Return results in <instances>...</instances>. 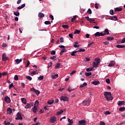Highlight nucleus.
Returning a JSON list of instances; mask_svg holds the SVG:
<instances>
[{
    "label": "nucleus",
    "instance_id": "28",
    "mask_svg": "<svg viewBox=\"0 0 125 125\" xmlns=\"http://www.w3.org/2000/svg\"><path fill=\"white\" fill-rule=\"evenodd\" d=\"M21 62H22V59H21L20 60L19 59L16 60V63H17V64H20Z\"/></svg>",
    "mask_w": 125,
    "mask_h": 125
},
{
    "label": "nucleus",
    "instance_id": "14",
    "mask_svg": "<svg viewBox=\"0 0 125 125\" xmlns=\"http://www.w3.org/2000/svg\"><path fill=\"white\" fill-rule=\"evenodd\" d=\"M38 17H40V18H42V17H44V14L39 12L38 14Z\"/></svg>",
    "mask_w": 125,
    "mask_h": 125
},
{
    "label": "nucleus",
    "instance_id": "43",
    "mask_svg": "<svg viewBox=\"0 0 125 125\" xmlns=\"http://www.w3.org/2000/svg\"><path fill=\"white\" fill-rule=\"evenodd\" d=\"M14 79L15 80V81H18V80H19V78H18V75H15L14 76Z\"/></svg>",
    "mask_w": 125,
    "mask_h": 125
},
{
    "label": "nucleus",
    "instance_id": "44",
    "mask_svg": "<svg viewBox=\"0 0 125 125\" xmlns=\"http://www.w3.org/2000/svg\"><path fill=\"white\" fill-rule=\"evenodd\" d=\"M56 54V51H55L54 50H52L51 52V55H55Z\"/></svg>",
    "mask_w": 125,
    "mask_h": 125
},
{
    "label": "nucleus",
    "instance_id": "18",
    "mask_svg": "<svg viewBox=\"0 0 125 125\" xmlns=\"http://www.w3.org/2000/svg\"><path fill=\"white\" fill-rule=\"evenodd\" d=\"M78 51H73L71 54V56H76V55H77V53H78Z\"/></svg>",
    "mask_w": 125,
    "mask_h": 125
},
{
    "label": "nucleus",
    "instance_id": "42",
    "mask_svg": "<svg viewBox=\"0 0 125 125\" xmlns=\"http://www.w3.org/2000/svg\"><path fill=\"white\" fill-rule=\"evenodd\" d=\"M68 123H69V124H71L73 125V124H74V122L73 121V120H71V119H70L69 118L68 119Z\"/></svg>",
    "mask_w": 125,
    "mask_h": 125
},
{
    "label": "nucleus",
    "instance_id": "15",
    "mask_svg": "<svg viewBox=\"0 0 125 125\" xmlns=\"http://www.w3.org/2000/svg\"><path fill=\"white\" fill-rule=\"evenodd\" d=\"M115 64V62L114 61H112L110 62V63L108 64L109 67H113V66H114Z\"/></svg>",
    "mask_w": 125,
    "mask_h": 125
},
{
    "label": "nucleus",
    "instance_id": "9",
    "mask_svg": "<svg viewBox=\"0 0 125 125\" xmlns=\"http://www.w3.org/2000/svg\"><path fill=\"white\" fill-rule=\"evenodd\" d=\"M56 120H57L56 117L55 116H53L51 117V118L50 119V121L52 124H53L55 123V122H56Z\"/></svg>",
    "mask_w": 125,
    "mask_h": 125
},
{
    "label": "nucleus",
    "instance_id": "16",
    "mask_svg": "<svg viewBox=\"0 0 125 125\" xmlns=\"http://www.w3.org/2000/svg\"><path fill=\"white\" fill-rule=\"evenodd\" d=\"M99 66V64L97 63V62H93V67L97 68Z\"/></svg>",
    "mask_w": 125,
    "mask_h": 125
},
{
    "label": "nucleus",
    "instance_id": "45",
    "mask_svg": "<svg viewBox=\"0 0 125 125\" xmlns=\"http://www.w3.org/2000/svg\"><path fill=\"white\" fill-rule=\"evenodd\" d=\"M125 107H122L119 108V111H120V112H123V111H125Z\"/></svg>",
    "mask_w": 125,
    "mask_h": 125
},
{
    "label": "nucleus",
    "instance_id": "39",
    "mask_svg": "<svg viewBox=\"0 0 125 125\" xmlns=\"http://www.w3.org/2000/svg\"><path fill=\"white\" fill-rule=\"evenodd\" d=\"M39 103H40L39 102V101L38 100L36 101L35 102L34 106L38 107V105H39Z\"/></svg>",
    "mask_w": 125,
    "mask_h": 125
},
{
    "label": "nucleus",
    "instance_id": "59",
    "mask_svg": "<svg viewBox=\"0 0 125 125\" xmlns=\"http://www.w3.org/2000/svg\"><path fill=\"white\" fill-rule=\"evenodd\" d=\"M68 36L69 38H70V39H73V36H74V35L72 33H71L69 34Z\"/></svg>",
    "mask_w": 125,
    "mask_h": 125
},
{
    "label": "nucleus",
    "instance_id": "6",
    "mask_svg": "<svg viewBox=\"0 0 125 125\" xmlns=\"http://www.w3.org/2000/svg\"><path fill=\"white\" fill-rule=\"evenodd\" d=\"M61 101H68L69 100L68 99V97L65 96H62L61 97Z\"/></svg>",
    "mask_w": 125,
    "mask_h": 125
},
{
    "label": "nucleus",
    "instance_id": "11",
    "mask_svg": "<svg viewBox=\"0 0 125 125\" xmlns=\"http://www.w3.org/2000/svg\"><path fill=\"white\" fill-rule=\"evenodd\" d=\"M110 20H113V21H117L118 20V17L116 16H111L109 18Z\"/></svg>",
    "mask_w": 125,
    "mask_h": 125
},
{
    "label": "nucleus",
    "instance_id": "48",
    "mask_svg": "<svg viewBox=\"0 0 125 125\" xmlns=\"http://www.w3.org/2000/svg\"><path fill=\"white\" fill-rule=\"evenodd\" d=\"M38 80L39 81H42V80H43V76H40L39 77H38Z\"/></svg>",
    "mask_w": 125,
    "mask_h": 125
},
{
    "label": "nucleus",
    "instance_id": "34",
    "mask_svg": "<svg viewBox=\"0 0 125 125\" xmlns=\"http://www.w3.org/2000/svg\"><path fill=\"white\" fill-rule=\"evenodd\" d=\"M77 19V16H74L73 18L71 19V22H74L75 20Z\"/></svg>",
    "mask_w": 125,
    "mask_h": 125
},
{
    "label": "nucleus",
    "instance_id": "46",
    "mask_svg": "<svg viewBox=\"0 0 125 125\" xmlns=\"http://www.w3.org/2000/svg\"><path fill=\"white\" fill-rule=\"evenodd\" d=\"M92 69H93V67H92V68H88L86 69V71L87 72H91V71L92 70Z\"/></svg>",
    "mask_w": 125,
    "mask_h": 125
},
{
    "label": "nucleus",
    "instance_id": "41",
    "mask_svg": "<svg viewBox=\"0 0 125 125\" xmlns=\"http://www.w3.org/2000/svg\"><path fill=\"white\" fill-rule=\"evenodd\" d=\"M62 27L64 29H69V26H68V25H63L62 26Z\"/></svg>",
    "mask_w": 125,
    "mask_h": 125
},
{
    "label": "nucleus",
    "instance_id": "33",
    "mask_svg": "<svg viewBox=\"0 0 125 125\" xmlns=\"http://www.w3.org/2000/svg\"><path fill=\"white\" fill-rule=\"evenodd\" d=\"M54 100H49L48 101L47 103L49 104V105H51V104H53Z\"/></svg>",
    "mask_w": 125,
    "mask_h": 125
},
{
    "label": "nucleus",
    "instance_id": "60",
    "mask_svg": "<svg viewBox=\"0 0 125 125\" xmlns=\"http://www.w3.org/2000/svg\"><path fill=\"white\" fill-rule=\"evenodd\" d=\"M49 17L51 19V20H54V17L53 16H52V15H50Z\"/></svg>",
    "mask_w": 125,
    "mask_h": 125
},
{
    "label": "nucleus",
    "instance_id": "17",
    "mask_svg": "<svg viewBox=\"0 0 125 125\" xmlns=\"http://www.w3.org/2000/svg\"><path fill=\"white\" fill-rule=\"evenodd\" d=\"M21 102L22 103H23V104H27V100H26L25 98H21Z\"/></svg>",
    "mask_w": 125,
    "mask_h": 125
},
{
    "label": "nucleus",
    "instance_id": "51",
    "mask_svg": "<svg viewBox=\"0 0 125 125\" xmlns=\"http://www.w3.org/2000/svg\"><path fill=\"white\" fill-rule=\"evenodd\" d=\"M56 68H60V63H57L55 65Z\"/></svg>",
    "mask_w": 125,
    "mask_h": 125
},
{
    "label": "nucleus",
    "instance_id": "5",
    "mask_svg": "<svg viewBox=\"0 0 125 125\" xmlns=\"http://www.w3.org/2000/svg\"><path fill=\"white\" fill-rule=\"evenodd\" d=\"M34 105L33 103H27L26 105L25 106V109H29V108H32Z\"/></svg>",
    "mask_w": 125,
    "mask_h": 125
},
{
    "label": "nucleus",
    "instance_id": "58",
    "mask_svg": "<svg viewBox=\"0 0 125 125\" xmlns=\"http://www.w3.org/2000/svg\"><path fill=\"white\" fill-rule=\"evenodd\" d=\"M77 72V71L76 70H74L73 71H72L71 73H70V76H72L73 75H74V74H76V72Z\"/></svg>",
    "mask_w": 125,
    "mask_h": 125
},
{
    "label": "nucleus",
    "instance_id": "64",
    "mask_svg": "<svg viewBox=\"0 0 125 125\" xmlns=\"http://www.w3.org/2000/svg\"><path fill=\"white\" fill-rule=\"evenodd\" d=\"M121 43H125V38H124L121 42Z\"/></svg>",
    "mask_w": 125,
    "mask_h": 125
},
{
    "label": "nucleus",
    "instance_id": "37",
    "mask_svg": "<svg viewBox=\"0 0 125 125\" xmlns=\"http://www.w3.org/2000/svg\"><path fill=\"white\" fill-rule=\"evenodd\" d=\"M14 14L16 16H19L20 15V13L16 11V12H14Z\"/></svg>",
    "mask_w": 125,
    "mask_h": 125
},
{
    "label": "nucleus",
    "instance_id": "31",
    "mask_svg": "<svg viewBox=\"0 0 125 125\" xmlns=\"http://www.w3.org/2000/svg\"><path fill=\"white\" fill-rule=\"evenodd\" d=\"M85 18L87 20V21H89L90 23H92V21H91V19L89 18V17H85Z\"/></svg>",
    "mask_w": 125,
    "mask_h": 125
},
{
    "label": "nucleus",
    "instance_id": "23",
    "mask_svg": "<svg viewBox=\"0 0 125 125\" xmlns=\"http://www.w3.org/2000/svg\"><path fill=\"white\" fill-rule=\"evenodd\" d=\"M116 47L118 48H125V46L124 45H117Z\"/></svg>",
    "mask_w": 125,
    "mask_h": 125
},
{
    "label": "nucleus",
    "instance_id": "29",
    "mask_svg": "<svg viewBox=\"0 0 125 125\" xmlns=\"http://www.w3.org/2000/svg\"><path fill=\"white\" fill-rule=\"evenodd\" d=\"M94 36H95V37H100V32H97L94 34Z\"/></svg>",
    "mask_w": 125,
    "mask_h": 125
},
{
    "label": "nucleus",
    "instance_id": "38",
    "mask_svg": "<svg viewBox=\"0 0 125 125\" xmlns=\"http://www.w3.org/2000/svg\"><path fill=\"white\" fill-rule=\"evenodd\" d=\"M45 25H49L51 24V22L50 21H44Z\"/></svg>",
    "mask_w": 125,
    "mask_h": 125
},
{
    "label": "nucleus",
    "instance_id": "47",
    "mask_svg": "<svg viewBox=\"0 0 125 125\" xmlns=\"http://www.w3.org/2000/svg\"><path fill=\"white\" fill-rule=\"evenodd\" d=\"M88 14H91L92 13V12L91 11V9H88L87 11Z\"/></svg>",
    "mask_w": 125,
    "mask_h": 125
},
{
    "label": "nucleus",
    "instance_id": "7",
    "mask_svg": "<svg viewBox=\"0 0 125 125\" xmlns=\"http://www.w3.org/2000/svg\"><path fill=\"white\" fill-rule=\"evenodd\" d=\"M78 125H86V122L84 120L79 121L78 122Z\"/></svg>",
    "mask_w": 125,
    "mask_h": 125
},
{
    "label": "nucleus",
    "instance_id": "56",
    "mask_svg": "<svg viewBox=\"0 0 125 125\" xmlns=\"http://www.w3.org/2000/svg\"><path fill=\"white\" fill-rule=\"evenodd\" d=\"M73 46H74V47H75V48H79V47H80V45H77L76 44H74L73 45Z\"/></svg>",
    "mask_w": 125,
    "mask_h": 125
},
{
    "label": "nucleus",
    "instance_id": "26",
    "mask_svg": "<svg viewBox=\"0 0 125 125\" xmlns=\"http://www.w3.org/2000/svg\"><path fill=\"white\" fill-rule=\"evenodd\" d=\"M87 85V83H84L83 84L80 85V87L83 88L84 87V86H86Z\"/></svg>",
    "mask_w": 125,
    "mask_h": 125
},
{
    "label": "nucleus",
    "instance_id": "25",
    "mask_svg": "<svg viewBox=\"0 0 125 125\" xmlns=\"http://www.w3.org/2000/svg\"><path fill=\"white\" fill-rule=\"evenodd\" d=\"M64 112V110H61L60 111H58L57 112V115L58 116H59V115H61V114H63V112Z\"/></svg>",
    "mask_w": 125,
    "mask_h": 125
},
{
    "label": "nucleus",
    "instance_id": "3",
    "mask_svg": "<svg viewBox=\"0 0 125 125\" xmlns=\"http://www.w3.org/2000/svg\"><path fill=\"white\" fill-rule=\"evenodd\" d=\"M2 61H7V60H8V57L6 56V54L5 53H3L2 55Z\"/></svg>",
    "mask_w": 125,
    "mask_h": 125
},
{
    "label": "nucleus",
    "instance_id": "52",
    "mask_svg": "<svg viewBox=\"0 0 125 125\" xmlns=\"http://www.w3.org/2000/svg\"><path fill=\"white\" fill-rule=\"evenodd\" d=\"M107 41H113L114 40V38L113 37H108L107 38Z\"/></svg>",
    "mask_w": 125,
    "mask_h": 125
},
{
    "label": "nucleus",
    "instance_id": "30",
    "mask_svg": "<svg viewBox=\"0 0 125 125\" xmlns=\"http://www.w3.org/2000/svg\"><path fill=\"white\" fill-rule=\"evenodd\" d=\"M57 58V57H56V56H53V57H50L51 60H54V61L56 60Z\"/></svg>",
    "mask_w": 125,
    "mask_h": 125
},
{
    "label": "nucleus",
    "instance_id": "53",
    "mask_svg": "<svg viewBox=\"0 0 125 125\" xmlns=\"http://www.w3.org/2000/svg\"><path fill=\"white\" fill-rule=\"evenodd\" d=\"M11 87H14V85H13V83H12L9 85V89H11Z\"/></svg>",
    "mask_w": 125,
    "mask_h": 125
},
{
    "label": "nucleus",
    "instance_id": "61",
    "mask_svg": "<svg viewBox=\"0 0 125 125\" xmlns=\"http://www.w3.org/2000/svg\"><path fill=\"white\" fill-rule=\"evenodd\" d=\"M105 82L107 83H110V79H107L105 80Z\"/></svg>",
    "mask_w": 125,
    "mask_h": 125
},
{
    "label": "nucleus",
    "instance_id": "2",
    "mask_svg": "<svg viewBox=\"0 0 125 125\" xmlns=\"http://www.w3.org/2000/svg\"><path fill=\"white\" fill-rule=\"evenodd\" d=\"M90 100L89 99H88L87 101H83V105L84 106H89L90 103H91Z\"/></svg>",
    "mask_w": 125,
    "mask_h": 125
},
{
    "label": "nucleus",
    "instance_id": "19",
    "mask_svg": "<svg viewBox=\"0 0 125 125\" xmlns=\"http://www.w3.org/2000/svg\"><path fill=\"white\" fill-rule=\"evenodd\" d=\"M95 62L97 63L98 64H99V63L101 62V60L98 58L95 59Z\"/></svg>",
    "mask_w": 125,
    "mask_h": 125
},
{
    "label": "nucleus",
    "instance_id": "32",
    "mask_svg": "<svg viewBox=\"0 0 125 125\" xmlns=\"http://www.w3.org/2000/svg\"><path fill=\"white\" fill-rule=\"evenodd\" d=\"M91 72H86L85 73V76L86 77H89V76H91Z\"/></svg>",
    "mask_w": 125,
    "mask_h": 125
},
{
    "label": "nucleus",
    "instance_id": "49",
    "mask_svg": "<svg viewBox=\"0 0 125 125\" xmlns=\"http://www.w3.org/2000/svg\"><path fill=\"white\" fill-rule=\"evenodd\" d=\"M104 114H105V115H110V114H111V112H110L109 111L107 110L104 112Z\"/></svg>",
    "mask_w": 125,
    "mask_h": 125
},
{
    "label": "nucleus",
    "instance_id": "10",
    "mask_svg": "<svg viewBox=\"0 0 125 125\" xmlns=\"http://www.w3.org/2000/svg\"><path fill=\"white\" fill-rule=\"evenodd\" d=\"M4 100L6 103H10V102H11L10 98H9L8 96H5L4 97Z\"/></svg>",
    "mask_w": 125,
    "mask_h": 125
},
{
    "label": "nucleus",
    "instance_id": "8",
    "mask_svg": "<svg viewBox=\"0 0 125 125\" xmlns=\"http://www.w3.org/2000/svg\"><path fill=\"white\" fill-rule=\"evenodd\" d=\"M16 120H23V118H22V116L20 112H18L17 114V117L16 118Z\"/></svg>",
    "mask_w": 125,
    "mask_h": 125
},
{
    "label": "nucleus",
    "instance_id": "62",
    "mask_svg": "<svg viewBox=\"0 0 125 125\" xmlns=\"http://www.w3.org/2000/svg\"><path fill=\"white\" fill-rule=\"evenodd\" d=\"M7 45L6 44V43H3L2 44V47H6Z\"/></svg>",
    "mask_w": 125,
    "mask_h": 125
},
{
    "label": "nucleus",
    "instance_id": "20",
    "mask_svg": "<svg viewBox=\"0 0 125 125\" xmlns=\"http://www.w3.org/2000/svg\"><path fill=\"white\" fill-rule=\"evenodd\" d=\"M122 10H123V9H122L121 8L117 7L115 8L114 11L117 12L122 11Z\"/></svg>",
    "mask_w": 125,
    "mask_h": 125
},
{
    "label": "nucleus",
    "instance_id": "21",
    "mask_svg": "<svg viewBox=\"0 0 125 125\" xmlns=\"http://www.w3.org/2000/svg\"><path fill=\"white\" fill-rule=\"evenodd\" d=\"M25 6L26 5L25 4V3L22 4L21 6L18 7L17 8V9H22V8H24V7H25Z\"/></svg>",
    "mask_w": 125,
    "mask_h": 125
},
{
    "label": "nucleus",
    "instance_id": "55",
    "mask_svg": "<svg viewBox=\"0 0 125 125\" xmlns=\"http://www.w3.org/2000/svg\"><path fill=\"white\" fill-rule=\"evenodd\" d=\"M60 42H64V38L63 37H61L60 38Z\"/></svg>",
    "mask_w": 125,
    "mask_h": 125
},
{
    "label": "nucleus",
    "instance_id": "13",
    "mask_svg": "<svg viewBox=\"0 0 125 125\" xmlns=\"http://www.w3.org/2000/svg\"><path fill=\"white\" fill-rule=\"evenodd\" d=\"M104 32V36H106V35H109L110 34V33H109V30H108V29H105Z\"/></svg>",
    "mask_w": 125,
    "mask_h": 125
},
{
    "label": "nucleus",
    "instance_id": "35",
    "mask_svg": "<svg viewBox=\"0 0 125 125\" xmlns=\"http://www.w3.org/2000/svg\"><path fill=\"white\" fill-rule=\"evenodd\" d=\"M78 52H84L85 51V49L80 48L78 51Z\"/></svg>",
    "mask_w": 125,
    "mask_h": 125
},
{
    "label": "nucleus",
    "instance_id": "57",
    "mask_svg": "<svg viewBox=\"0 0 125 125\" xmlns=\"http://www.w3.org/2000/svg\"><path fill=\"white\" fill-rule=\"evenodd\" d=\"M84 61L85 62H87V61H90V59H89V58H86Z\"/></svg>",
    "mask_w": 125,
    "mask_h": 125
},
{
    "label": "nucleus",
    "instance_id": "12",
    "mask_svg": "<svg viewBox=\"0 0 125 125\" xmlns=\"http://www.w3.org/2000/svg\"><path fill=\"white\" fill-rule=\"evenodd\" d=\"M11 113H12V109L10 108V107H8L7 109V114H9V115H11Z\"/></svg>",
    "mask_w": 125,
    "mask_h": 125
},
{
    "label": "nucleus",
    "instance_id": "4",
    "mask_svg": "<svg viewBox=\"0 0 125 125\" xmlns=\"http://www.w3.org/2000/svg\"><path fill=\"white\" fill-rule=\"evenodd\" d=\"M30 90L31 91H33V92H35V93H36V94H37V95H39V94L41 93V92L39 90H36V89H35V88L34 87L31 88Z\"/></svg>",
    "mask_w": 125,
    "mask_h": 125
},
{
    "label": "nucleus",
    "instance_id": "50",
    "mask_svg": "<svg viewBox=\"0 0 125 125\" xmlns=\"http://www.w3.org/2000/svg\"><path fill=\"white\" fill-rule=\"evenodd\" d=\"M98 6H99V4H98L97 3H96L95 4V8L96 9H98Z\"/></svg>",
    "mask_w": 125,
    "mask_h": 125
},
{
    "label": "nucleus",
    "instance_id": "40",
    "mask_svg": "<svg viewBox=\"0 0 125 125\" xmlns=\"http://www.w3.org/2000/svg\"><path fill=\"white\" fill-rule=\"evenodd\" d=\"M81 33V31L79 30H75L74 31V34L75 35H76V34H80Z\"/></svg>",
    "mask_w": 125,
    "mask_h": 125
},
{
    "label": "nucleus",
    "instance_id": "1",
    "mask_svg": "<svg viewBox=\"0 0 125 125\" xmlns=\"http://www.w3.org/2000/svg\"><path fill=\"white\" fill-rule=\"evenodd\" d=\"M104 96L107 101H112L113 99L110 92H104Z\"/></svg>",
    "mask_w": 125,
    "mask_h": 125
},
{
    "label": "nucleus",
    "instance_id": "27",
    "mask_svg": "<svg viewBox=\"0 0 125 125\" xmlns=\"http://www.w3.org/2000/svg\"><path fill=\"white\" fill-rule=\"evenodd\" d=\"M37 107H38V106H36L34 105V107L32 108L33 111L35 114H36V113H37Z\"/></svg>",
    "mask_w": 125,
    "mask_h": 125
},
{
    "label": "nucleus",
    "instance_id": "63",
    "mask_svg": "<svg viewBox=\"0 0 125 125\" xmlns=\"http://www.w3.org/2000/svg\"><path fill=\"white\" fill-rule=\"evenodd\" d=\"M4 125H10V122H6V121H5L4 122Z\"/></svg>",
    "mask_w": 125,
    "mask_h": 125
},
{
    "label": "nucleus",
    "instance_id": "24",
    "mask_svg": "<svg viewBox=\"0 0 125 125\" xmlns=\"http://www.w3.org/2000/svg\"><path fill=\"white\" fill-rule=\"evenodd\" d=\"M93 84H94L95 85H97V84H99L100 83V82L99 81H94L92 83Z\"/></svg>",
    "mask_w": 125,
    "mask_h": 125
},
{
    "label": "nucleus",
    "instance_id": "36",
    "mask_svg": "<svg viewBox=\"0 0 125 125\" xmlns=\"http://www.w3.org/2000/svg\"><path fill=\"white\" fill-rule=\"evenodd\" d=\"M25 78L27 79V80H29V81H32V77H31L30 76H25Z\"/></svg>",
    "mask_w": 125,
    "mask_h": 125
},
{
    "label": "nucleus",
    "instance_id": "54",
    "mask_svg": "<svg viewBox=\"0 0 125 125\" xmlns=\"http://www.w3.org/2000/svg\"><path fill=\"white\" fill-rule=\"evenodd\" d=\"M109 13L111 15H114V10H110Z\"/></svg>",
    "mask_w": 125,
    "mask_h": 125
},
{
    "label": "nucleus",
    "instance_id": "22",
    "mask_svg": "<svg viewBox=\"0 0 125 125\" xmlns=\"http://www.w3.org/2000/svg\"><path fill=\"white\" fill-rule=\"evenodd\" d=\"M125 104V102L124 101H119L118 106H122Z\"/></svg>",
    "mask_w": 125,
    "mask_h": 125
}]
</instances>
